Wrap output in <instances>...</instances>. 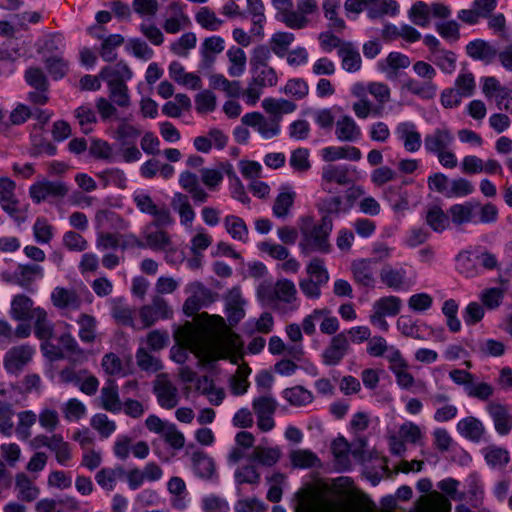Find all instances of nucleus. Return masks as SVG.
Wrapping results in <instances>:
<instances>
[{
    "label": "nucleus",
    "instance_id": "obj_50",
    "mask_svg": "<svg viewBox=\"0 0 512 512\" xmlns=\"http://www.w3.org/2000/svg\"><path fill=\"white\" fill-rule=\"evenodd\" d=\"M173 209L178 213L180 224L186 231H192L196 213L193 210L187 196L178 194L177 199L172 202Z\"/></svg>",
    "mask_w": 512,
    "mask_h": 512
},
{
    "label": "nucleus",
    "instance_id": "obj_25",
    "mask_svg": "<svg viewBox=\"0 0 512 512\" xmlns=\"http://www.w3.org/2000/svg\"><path fill=\"white\" fill-rule=\"evenodd\" d=\"M455 137L452 131L446 127L435 128L424 137V149L427 154L436 156L448 148H452Z\"/></svg>",
    "mask_w": 512,
    "mask_h": 512
},
{
    "label": "nucleus",
    "instance_id": "obj_49",
    "mask_svg": "<svg viewBox=\"0 0 512 512\" xmlns=\"http://www.w3.org/2000/svg\"><path fill=\"white\" fill-rule=\"evenodd\" d=\"M224 228L229 236L236 241L247 243L249 231L245 221L236 215H227L223 221Z\"/></svg>",
    "mask_w": 512,
    "mask_h": 512
},
{
    "label": "nucleus",
    "instance_id": "obj_34",
    "mask_svg": "<svg viewBox=\"0 0 512 512\" xmlns=\"http://www.w3.org/2000/svg\"><path fill=\"white\" fill-rule=\"evenodd\" d=\"M243 12L246 13L247 18H250L252 22L249 33L253 36L263 37L266 16L262 0H247V7Z\"/></svg>",
    "mask_w": 512,
    "mask_h": 512
},
{
    "label": "nucleus",
    "instance_id": "obj_53",
    "mask_svg": "<svg viewBox=\"0 0 512 512\" xmlns=\"http://www.w3.org/2000/svg\"><path fill=\"white\" fill-rule=\"evenodd\" d=\"M244 300L239 292H231L226 300L225 314L230 324L239 323L245 316Z\"/></svg>",
    "mask_w": 512,
    "mask_h": 512
},
{
    "label": "nucleus",
    "instance_id": "obj_55",
    "mask_svg": "<svg viewBox=\"0 0 512 512\" xmlns=\"http://www.w3.org/2000/svg\"><path fill=\"white\" fill-rule=\"evenodd\" d=\"M295 35L291 32L278 31L269 39V46L273 53L284 58L288 54L290 45L294 42Z\"/></svg>",
    "mask_w": 512,
    "mask_h": 512
},
{
    "label": "nucleus",
    "instance_id": "obj_4",
    "mask_svg": "<svg viewBox=\"0 0 512 512\" xmlns=\"http://www.w3.org/2000/svg\"><path fill=\"white\" fill-rule=\"evenodd\" d=\"M258 300L281 313L296 311L299 307L297 289L292 280L283 278L274 284L263 281L256 289Z\"/></svg>",
    "mask_w": 512,
    "mask_h": 512
},
{
    "label": "nucleus",
    "instance_id": "obj_24",
    "mask_svg": "<svg viewBox=\"0 0 512 512\" xmlns=\"http://www.w3.org/2000/svg\"><path fill=\"white\" fill-rule=\"evenodd\" d=\"M350 349L349 338L346 332H340L334 335L328 346L322 352V362L326 366H336L348 354Z\"/></svg>",
    "mask_w": 512,
    "mask_h": 512
},
{
    "label": "nucleus",
    "instance_id": "obj_36",
    "mask_svg": "<svg viewBox=\"0 0 512 512\" xmlns=\"http://www.w3.org/2000/svg\"><path fill=\"white\" fill-rule=\"evenodd\" d=\"M99 76L107 85L126 84L127 81L132 79L133 73L125 62L120 61L114 65L103 67Z\"/></svg>",
    "mask_w": 512,
    "mask_h": 512
},
{
    "label": "nucleus",
    "instance_id": "obj_5",
    "mask_svg": "<svg viewBox=\"0 0 512 512\" xmlns=\"http://www.w3.org/2000/svg\"><path fill=\"white\" fill-rule=\"evenodd\" d=\"M333 230V220L329 216H322L320 221L311 227L301 229V240L299 249L301 254L310 253L328 254L331 251L329 242Z\"/></svg>",
    "mask_w": 512,
    "mask_h": 512
},
{
    "label": "nucleus",
    "instance_id": "obj_1",
    "mask_svg": "<svg viewBox=\"0 0 512 512\" xmlns=\"http://www.w3.org/2000/svg\"><path fill=\"white\" fill-rule=\"evenodd\" d=\"M201 324L192 327L190 324L182 331L185 348H173L172 359L184 363L187 351L193 353L201 363L210 364L220 359H229L238 364L242 358V342L240 337L227 327L223 317L202 313Z\"/></svg>",
    "mask_w": 512,
    "mask_h": 512
},
{
    "label": "nucleus",
    "instance_id": "obj_58",
    "mask_svg": "<svg viewBox=\"0 0 512 512\" xmlns=\"http://www.w3.org/2000/svg\"><path fill=\"white\" fill-rule=\"evenodd\" d=\"M196 23L207 31H218L224 21L208 6L200 7L195 14Z\"/></svg>",
    "mask_w": 512,
    "mask_h": 512
},
{
    "label": "nucleus",
    "instance_id": "obj_37",
    "mask_svg": "<svg viewBox=\"0 0 512 512\" xmlns=\"http://www.w3.org/2000/svg\"><path fill=\"white\" fill-rule=\"evenodd\" d=\"M322 159L326 162L338 160L359 161L362 152L355 146H327L321 150Z\"/></svg>",
    "mask_w": 512,
    "mask_h": 512
},
{
    "label": "nucleus",
    "instance_id": "obj_61",
    "mask_svg": "<svg viewBox=\"0 0 512 512\" xmlns=\"http://www.w3.org/2000/svg\"><path fill=\"white\" fill-rule=\"evenodd\" d=\"M430 12L429 4L424 1L418 0L408 11L409 20L418 27L427 28L430 25Z\"/></svg>",
    "mask_w": 512,
    "mask_h": 512
},
{
    "label": "nucleus",
    "instance_id": "obj_35",
    "mask_svg": "<svg viewBox=\"0 0 512 512\" xmlns=\"http://www.w3.org/2000/svg\"><path fill=\"white\" fill-rule=\"evenodd\" d=\"M486 411L492 418L495 430L500 435H507L511 429L508 407L499 402L490 401L486 405Z\"/></svg>",
    "mask_w": 512,
    "mask_h": 512
},
{
    "label": "nucleus",
    "instance_id": "obj_30",
    "mask_svg": "<svg viewBox=\"0 0 512 512\" xmlns=\"http://www.w3.org/2000/svg\"><path fill=\"white\" fill-rule=\"evenodd\" d=\"M335 136L341 142L353 143L362 137V130L350 115H341L335 122Z\"/></svg>",
    "mask_w": 512,
    "mask_h": 512
},
{
    "label": "nucleus",
    "instance_id": "obj_38",
    "mask_svg": "<svg viewBox=\"0 0 512 512\" xmlns=\"http://www.w3.org/2000/svg\"><path fill=\"white\" fill-rule=\"evenodd\" d=\"M37 422V414L33 410H23L17 413V423L14 425L16 438L21 442H31L32 428Z\"/></svg>",
    "mask_w": 512,
    "mask_h": 512
},
{
    "label": "nucleus",
    "instance_id": "obj_45",
    "mask_svg": "<svg viewBox=\"0 0 512 512\" xmlns=\"http://www.w3.org/2000/svg\"><path fill=\"white\" fill-rule=\"evenodd\" d=\"M296 198L295 191L290 186H282L274 201L272 211L276 218H286L294 204Z\"/></svg>",
    "mask_w": 512,
    "mask_h": 512
},
{
    "label": "nucleus",
    "instance_id": "obj_52",
    "mask_svg": "<svg viewBox=\"0 0 512 512\" xmlns=\"http://www.w3.org/2000/svg\"><path fill=\"white\" fill-rule=\"evenodd\" d=\"M15 488L18 491V498L24 502H33L40 495V489L24 473L16 475Z\"/></svg>",
    "mask_w": 512,
    "mask_h": 512
},
{
    "label": "nucleus",
    "instance_id": "obj_8",
    "mask_svg": "<svg viewBox=\"0 0 512 512\" xmlns=\"http://www.w3.org/2000/svg\"><path fill=\"white\" fill-rule=\"evenodd\" d=\"M451 381L463 387L465 394L469 398L479 401H487L494 394V388L491 384L483 381H476L477 377L464 369H453L449 372Z\"/></svg>",
    "mask_w": 512,
    "mask_h": 512
},
{
    "label": "nucleus",
    "instance_id": "obj_28",
    "mask_svg": "<svg viewBox=\"0 0 512 512\" xmlns=\"http://www.w3.org/2000/svg\"><path fill=\"white\" fill-rule=\"evenodd\" d=\"M381 282L393 291H408L412 282L407 278V271L403 267L384 266L380 273Z\"/></svg>",
    "mask_w": 512,
    "mask_h": 512
},
{
    "label": "nucleus",
    "instance_id": "obj_20",
    "mask_svg": "<svg viewBox=\"0 0 512 512\" xmlns=\"http://www.w3.org/2000/svg\"><path fill=\"white\" fill-rule=\"evenodd\" d=\"M383 197L391 209L396 212H404L409 209L410 204L418 202V196L404 185H390L383 191Z\"/></svg>",
    "mask_w": 512,
    "mask_h": 512
},
{
    "label": "nucleus",
    "instance_id": "obj_29",
    "mask_svg": "<svg viewBox=\"0 0 512 512\" xmlns=\"http://www.w3.org/2000/svg\"><path fill=\"white\" fill-rule=\"evenodd\" d=\"M456 430L460 436L472 443L479 444L482 441H487V432L483 422L474 416L460 419L456 424Z\"/></svg>",
    "mask_w": 512,
    "mask_h": 512
},
{
    "label": "nucleus",
    "instance_id": "obj_39",
    "mask_svg": "<svg viewBox=\"0 0 512 512\" xmlns=\"http://www.w3.org/2000/svg\"><path fill=\"white\" fill-rule=\"evenodd\" d=\"M367 17L379 19L384 16L396 17L400 13V5L396 0H366Z\"/></svg>",
    "mask_w": 512,
    "mask_h": 512
},
{
    "label": "nucleus",
    "instance_id": "obj_22",
    "mask_svg": "<svg viewBox=\"0 0 512 512\" xmlns=\"http://www.w3.org/2000/svg\"><path fill=\"white\" fill-rule=\"evenodd\" d=\"M351 272L354 281L367 289L376 288L377 268L376 260L373 258L358 259L352 262Z\"/></svg>",
    "mask_w": 512,
    "mask_h": 512
},
{
    "label": "nucleus",
    "instance_id": "obj_21",
    "mask_svg": "<svg viewBox=\"0 0 512 512\" xmlns=\"http://www.w3.org/2000/svg\"><path fill=\"white\" fill-rule=\"evenodd\" d=\"M43 276V268L38 264H19L5 273L7 281L23 288H29L32 283L42 279Z\"/></svg>",
    "mask_w": 512,
    "mask_h": 512
},
{
    "label": "nucleus",
    "instance_id": "obj_47",
    "mask_svg": "<svg viewBox=\"0 0 512 512\" xmlns=\"http://www.w3.org/2000/svg\"><path fill=\"white\" fill-rule=\"evenodd\" d=\"M450 509L448 499L438 492L421 497L417 504L418 512H450Z\"/></svg>",
    "mask_w": 512,
    "mask_h": 512
},
{
    "label": "nucleus",
    "instance_id": "obj_3",
    "mask_svg": "<svg viewBox=\"0 0 512 512\" xmlns=\"http://www.w3.org/2000/svg\"><path fill=\"white\" fill-rule=\"evenodd\" d=\"M455 270L466 279L481 277L500 268L498 256L481 245L468 246L455 256Z\"/></svg>",
    "mask_w": 512,
    "mask_h": 512
},
{
    "label": "nucleus",
    "instance_id": "obj_64",
    "mask_svg": "<svg viewBox=\"0 0 512 512\" xmlns=\"http://www.w3.org/2000/svg\"><path fill=\"white\" fill-rule=\"evenodd\" d=\"M135 357L137 365L142 371L155 373L163 367L161 360L143 346L137 349Z\"/></svg>",
    "mask_w": 512,
    "mask_h": 512
},
{
    "label": "nucleus",
    "instance_id": "obj_31",
    "mask_svg": "<svg viewBox=\"0 0 512 512\" xmlns=\"http://www.w3.org/2000/svg\"><path fill=\"white\" fill-rule=\"evenodd\" d=\"M154 394L158 404L164 409H172L177 406L179 397L177 388L166 378L158 377L155 381Z\"/></svg>",
    "mask_w": 512,
    "mask_h": 512
},
{
    "label": "nucleus",
    "instance_id": "obj_57",
    "mask_svg": "<svg viewBox=\"0 0 512 512\" xmlns=\"http://www.w3.org/2000/svg\"><path fill=\"white\" fill-rule=\"evenodd\" d=\"M96 176L101 181L103 188L113 186L119 189H125L127 186V177L120 168L105 169L97 173Z\"/></svg>",
    "mask_w": 512,
    "mask_h": 512
},
{
    "label": "nucleus",
    "instance_id": "obj_40",
    "mask_svg": "<svg viewBox=\"0 0 512 512\" xmlns=\"http://www.w3.org/2000/svg\"><path fill=\"white\" fill-rule=\"evenodd\" d=\"M342 68L355 73L361 69L362 60L358 48L351 42H344L337 51Z\"/></svg>",
    "mask_w": 512,
    "mask_h": 512
},
{
    "label": "nucleus",
    "instance_id": "obj_27",
    "mask_svg": "<svg viewBox=\"0 0 512 512\" xmlns=\"http://www.w3.org/2000/svg\"><path fill=\"white\" fill-rule=\"evenodd\" d=\"M225 175L230 181L236 179L234 167L228 161L221 162L217 168H203L200 170L201 181L209 190H217Z\"/></svg>",
    "mask_w": 512,
    "mask_h": 512
},
{
    "label": "nucleus",
    "instance_id": "obj_44",
    "mask_svg": "<svg viewBox=\"0 0 512 512\" xmlns=\"http://www.w3.org/2000/svg\"><path fill=\"white\" fill-rule=\"evenodd\" d=\"M34 320V334L41 341H50L54 332V325L48 319L47 312L41 307L33 309L32 317Z\"/></svg>",
    "mask_w": 512,
    "mask_h": 512
},
{
    "label": "nucleus",
    "instance_id": "obj_7",
    "mask_svg": "<svg viewBox=\"0 0 512 512\" xmlns=\"http://www.w3.org/2000/svg\"><path fill=\"white\" fill-rule=\"evenodd\" d=\"M37 421L46 434L36 435L30 442V448H67L63 435L56 432L60 416L55 408L42 407L37 414Z\"/></svg>",
    "mask_w": 512,
    "mask_h": 512
},
{
    "label": "nucleus",
    "instance_id": "obj_16",
    "mask_svg": "<svg viewBox=\"0 0 512 512\" xmlns=\"http://www.w3.org/2000/svg\"><path fill=\"white\" fill-rule=\"evenodd\" d=\"M132 198L137 209L144 214L154 217V220H156L158 224L171 225L173 223L168 208L164 205L158 206L144 190L135 191Z\"/></svg>",
    "mask_w": 512,
    "mask_h": 512
},
{
    "label": "nucleus",
    "instance_id": "obj_18",
    "mask_svg": "<svg viewBox=\"0 0 512 512\" xmlns=\"http://www.w3.org/2000/svg\"><path fill=\"white\" fill-rule=\"evenodd\" d=\"M394 135L408 153L418 152L422 144H424V139H422L418 126L413 121L399 122L394 129Z\"/></svg>",
    "mask_w": 512,
    "mask_h": 512
},
{
    "label": "nucleus",
    "instance_id": "obj_15",
    "mask_svg": "<svg viewBox=\"0 0 512 512\" xmlns=\"http://www.w3.org/2000/svg\"><path fill=\"white\" fill-rule=\"evenodd\" d=\"M68 187L63 181L41 179L29 187V195L32 201L39 204L50 199H61L66 196Z\"/></svg>",
    "mask_w": 512,
    "mask_h": 512
},
{
    "label": "nucleus",
    "instance_id": "obj_19",
    "mask_svg": "<svg viewBox=\"0 0 512 512\" xmlns=\"http://www.w3.org/2000/svg\"><path fill=\"white\" fill-rule=\"evenodd\" d=\"M35 350L30 345H19L10 348L3 359L4 369L8 374L18 375L32 360Z\"/></svg>",
    "mask_w": 512,
    "mask_h": 512
},
{
    "label": "nucleus",
    "instance_id": "obj_46",
    "mask_svg": "<svg viewBox=\"0 0 512 512\" xmlns=\"http://www.w3.org/2000/svg\"><path fill=\"white\" fill-rule=\"evenodd\" d=\"M477 208V201H466L461 204L452 205L448 214L451 220L456 225H462L466 223L475 224V213Z\"/></svg>",
    "mask_w": 512,
    "mask_h": 512
},
{
    "label": "nucleus",
    "instance_id": "obj_17",
    "mask_svg": "<svg viewBox=\"0 0 512 512\" xmlns=\"http://www.w3.org/2000/svg\"><path fill=\"white\" fill-rule=\"evenodd\" d=\"M423 437L424 433L421 427L413 421L407 420L389 434V441L393 448H405L406 445H421Z\"/></svg>",
    "mask_w": 512,
    "mask_h": 512
},
{
    "label": "nucleus",
    "instance_id": "obj_11",
    "mask_svg": "<svg viewBox=\"0 0 512 512\" xmlns=\"http://www.w3.org/2000/svg\"><path fill=\"white\" fill-rule=\"evenodd\" d=\"M140 329L149 328L160 320L173 318L174 312L167 300L155 295L150 304L143 305L139 311Z\"/></svg>",
    "mask_w": 512,
    "mask_h": 512
},
{
    "label": "nucleus",
    "instance_id": "obj_23",
    "mask_svg": "<svg viewBox=\"0 0 512 512\" xmlns=\"http://www.w3.org/2000/svg\"><path fill=\"white\" fill-rule=\"evenodd\" d=\"M15 182L8 177H0V206L17 222L24 221V216L15 199Z\"/></svg>",
    "mask_w": 512,
    "mask_h": 512
},
{
    "label": "nucleus",
    "instance_id": "obj_43",
    "mask_svg": "<svg viewBox=\"0 0 512 512\" xmlns=\"http://www.w3.org/2000/svg\"><path fill=\"white\" fill-rule=\"evenodd\" d=\"M281 397L290 406L297 408L305 407L314 400L313 393L301 385L285 388L281 392Z\"/></svg>",
    "mask_w": 512,
    "mask_h": 512
},
{
    "label": "nucleus",
    "instance_id": "obj_63",
    "mask_svg": "<svg viewBox=\"0 0 512 512\" xmlns=\"http://www.w3.org/2000/svg\"><path fill=\"white\" fill-rule=\"evenodd\" d=\"M79 325L78 336L83 343H93L96 338L97 321L94 316L81 314L76 320Z\"/></svg>",
    "mask_w": 512,
    "mask_h": 512
},
{
    "label": "nucleus",
    "instance_id": "obj_42",
    "mask_svg": "<svg viewBox=\"0 0 512 512\" xmlns=\"http://www.w3.org/2000/svg\"><path fill=\"white\" fill-rule=\"evenodd\" d=\"M349 168L347 165H328L322 171V188L327 192H331L328 185L337 183L339 185H347L350 182Z\"/></svg>",
    "mask_w": 512,
    "mask_h": 512
},
{
    "label": "nucleus",
    "instance_id": "obj_48",
    "mask_svg": "<svg viewBox=\"0 0 512 512\" xmlns=\"http://www.w3.org/2000/svg\"><path fill=\"white\" fill-rule=\"evenodd\" d=\"M169 10L174 13L173 16L168 17L164 24V30L169 34H176L190 24L189 17L183 12L182 5L178 2H173L169 5Z\"/></svg>",
    "mask_w": 512,
    "mask_h": 512
},
{
    "label": "nucleus",
    "instance_id": "obj_41",
    "mask_svg": "<svg viewBox=\"0 0 512 512\" xmlns=\"http://www.w3.org/2000/svg\"><path fill=\"white\" fill-rule=\"evenodd\" d=\"M51 301L58 309L77 310L81 306V299L73 289L56 287L51 293Z\"/></svg>",
    "mask_w": 512,
    "mask_h": 512
},
{
    "label": "nucleus",
    "instance_id": "obj_13",
    "mask_svg": "<svg viewBox=\"0 0 512 512\" xmlns=\"http://www.w3.org/2000/svg\"><path fill=\"white\" fill-rule=\"evenodd\" d=\"M164 225L158 224L156 220L146 225L141 237L143 241L134 238L135 245L139 248H150L154 251H166L171 245V239L167 232L160 229Z\"/></svg>",
    "mask_w": 512,
    "mask_h": 512
},
{
    "label": "nucleus",
    "instance_id": "obj_54",
    "mask_svg": "<svg viewBox=\"0 0 512 512\" xmlns=\"http://www.w3.org/2000/svg\"><path fill=\"white\" fill-rule=\"evenodd\" d=\"M100 399L102 407L110 412L121 411L122 405L119 399L118 386L114 381H109L101 390Z\"/></svg>",
    "mask_w": 512,
    "mask_h": 512
},
{
    "label": "nucleus",
    "instance_id": "obj_56",
    "mask_svg": "<svg viewBox=\"0 0 512 512\" xmlns=\"http://www.w3.org/2000/svg\"><path fill=\"white\" fill-rule=\"evenodd\" d=\"M229 60L228 73L231 77H239L245 72L247 57L240 47L232 46L227 51Z\"/></svg>",
    "mask_w": 512,
    "mask_h": 512
},
{
    "label": "nucleus",
    "instance_id": "obj_60",
    "mask_svg": "<svg viewBox=\"0 0 512 512\" xmlns=\"http://www.w3.org/2000/svg\"><path fill=\"white\" fill-rule=\"evenodd\" d=\"M401 307V299L398 296L389 295L377 299L373 303L372 309L384 316L394 317L399 314Z\"/></svg>",
    "mask_w": 512,
    "mask_h": 512
},
{
    "label": "nucleus",
    "instance_id": "obj_62",
    "mask_svg": "<svg viewBox=\"0 0 512 512\" xmlns=\"http://www.w3.org/2000/svg\"><path fill=\"white\" fill-rule=\"evenodd\" d=\"M341 0H323L322 8L325 18L329 20V25L336 31L345 28V21L339 16Z\"/></svg>",
    "mask_w": 512,
    "mask_h": 512
},
{
    "label": "nucleus",
    "instance_id": "obj_9",
    "mask_svg": "<svg viewBox=\"0 0 512 512\" xmlns=\"http://www.w3.org/2000/svg\"><path fill=\"white\" fill-rule=\"evenodd\" d=\"M62 38L53 36L43 45V58L47 72L54 80L62 79L68 72L67 61L63 58Z\"/></svg>",
    "mask_w": 512,
    "mask_h": 512
},
{
    "label": "nucleus",
    "instance_id": "obj_33",
    "mask_svg": "<svg viewBox=\"0 0 512 512\" xmlns=\"http://www.w3.org/2000/svg\"><path fill=\"white\" fill-rule=\"evenodd\" d=\"M296 512H343L339 505L324 497L310 496L302 498Z\"/></svg>",
    "mask_w": 512,
    "mask_h": 512
},
{
    "label": "nucleus",
    "instance_id": "obj_6",
    "mask_svg": "<svg viewBox=\"0 0 512 512\" xmlns=\"http://www.w3.org/2000/svg\"><path fill=\"white\" fill-rule=\"evenodd\" d=\"M467 55L476 61L486 65L499 59L501 65L508 71H512V44L505 47L499 41L489 42L483 39H475L466 45Z\"/></svg>",
    "mask_w": 512,
    "mask_h": 512
},
{
    "label": "nucleus",
    "instance_id": "obj_14",
    "mask_svg": "<svg viewBox=\"0 0 512 512\" xmlns=\"http://www.w3.org/2000/svg\"><path fill=\"white\" fill-rule=\"evenodd\" d=\"M252 408L257 417V426L263 432L275 427L273 415L277 408L276 399L269 393L254 397Z\"/></svg>",
    "mask_w": 512,
    "mask_h": 512
},
{
    "label": "nucleus",
    "instance_id": "obj_51",
    "mask_svg": "<svg viewBox=\"0 0 512 512\" xmlns=\"http://www.w3.org/2000/svg\"><path fill=\"white\" fill-rule=\"evenodd\" d=\"M33 301L30 297L19 294L11 302L10 315L17 321H27L33 314Z\"/></svg>",
    "mask_w": 512,
    "mask_h": 512
},
{
    "label": "nucleus",
    "instance_id": "obj_26",
    "mask_svg": "<svg viewBox=\"0 0 512 512\" xmlns=\"http://www.w3.org/2000/svg\"><path fill=\"white\" fill-rule=\"evenodd\" d=\"M316 0H297L296 9L287 13L285 25L291 29H302L308 25L309 16L317 10Z\"/></svg>",
    "mask_w": 512,
    "mask_h": 512
},
{
    "label": "nucleus",
    "instance_id": "obj_2",
    "mask_svg": "<svg viewBox=\"0 0 512 512\" xmlns=\"http://www.w3.org/2000/svg\"><path fill=\"white\" fill-rule=\"evenodd\" d=\"M261 106L269 115L268 118L260 112H249L243 115L241 122L243 125L256 130L265 140L280 135L283 115L290 114L297 108V105L290 100L272 97L263 99Z\"/></svg>",
    "mask_w": 512,
    "mask_h": 512
},
{
    "label": "nucleus",
    "instance_id": "obj_32",
    "mask_svg": "<svg viewBox=\"0 0 512 512\" xmlns=\"http://www.w3.org/2000/svg\"><path fill=\"white\" fill-rule=\"evenodd\" d=\"M402 91H406L421 100L428 101L436 97L438 85L431 80L409 78L402 84Z\"/></svg>",
    "mask_w": 512,
    "mask_h": 512
},
{
    "label": "nucleus",
    "instance_id": "obj_59",
    "mask_svg": "<svg viewBox=\"0 0 512 512\" xmlns=\"http://www.w3.org/2000/svg\"><path fill=\"white\" fill-rule=\"evenodd\" d=\"M251 80L263 87H274L278 83V76L275 69L271 66L250 67Z\"/></svg>",
    "mask_w": 512,
    "mask_h": 512
},
{
    "label": "nucleus",
    "instance_id": "obj_12",
    "mask_svg": "<svg viewBox=\"0 0 512 512\" xmlns=\"http://www.w3.org/2000/svg\"><path fill=\"white\" fill-rule=\"evenodd\" d=\"M184 291L188 294L183 304V313L187 317H193L199 310L213 302L211 290L199 281L189 282Z\"/></svg>",
    "mask_w": 512,
    "mask_h": 512
},
{
    "label": "nucleus",
    "instance_id": "obj_10",
    "mask_svg": "<svg viewBox=\"0 0 512 512\" xmlns=\"http://www.w3.org/2000/svg\"><path fill=\"white\" fill-rule=\"evenodd\" d=\"M347 432L354 448H367L370 438L376 433V426L373 425L369 413L358 411L347 424Z\"/></svg>",
    "mask_w": 512,
    "mask_h": 512
}]
</instances>
